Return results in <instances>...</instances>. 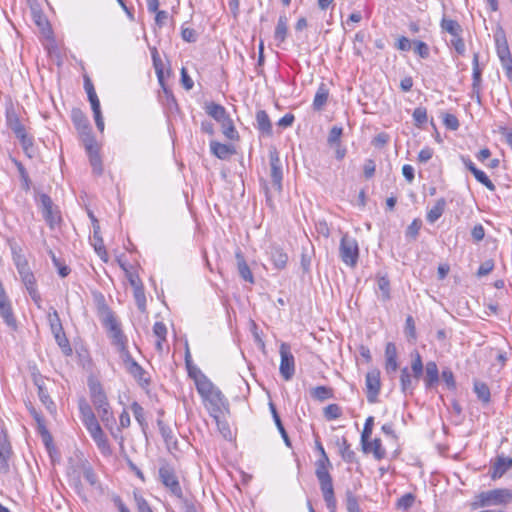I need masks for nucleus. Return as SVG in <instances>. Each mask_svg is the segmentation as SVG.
<instances>
[{
    "label": "nucleus",
    "instance_id": "5701e85b",
    "mask_svg": "<svg viewBox=\"0 0 512 512\" xmlns=\"http://www.w3.org/2000/svg\"><path fill=\"white\" fill-rule=\"evenodd\" d=\"M235 258L237 261V269H238V273H239L240 277L244 281L253 284L254 283L253 273H252L251 269L249 268V266L244 258V255L240 249H238L235 252Z\"/></svg>",
    "mask_w": 512,
    "mask_h": 512
},
{
    "label": "nucleus",
    "instance_id": "ddd939ff",
    "mask_svg": "<svg viewBox=\"0 0 512 512\" xmlns=\"http://www.w3.org/2000/svg\"><path fill=\"white\" fill-rule=\"evenodd\" d=\"M365 385L367 389V400L369 403H375L380 392V371L373 369L366 374Z\"/></svg>",
    "mask_w": 512,
    "mask_h": 512
},
{
    "label": "nucleus",
    "instance_id": "bb28decb",
    "mask_svg": "<svg viewBox=\"0 0 512 512\" xmlns=\"http://www.w3.org/2000/svg\"><path fill=\"white\" fill-rule=\"evenodd\" d=\"M439 381V370L434 361L427 362L425 367L424 383L427 389L434 387Z\"/></svg>",
    "mask_w": 512,
    "mask_h": 512
},
{
    "label": "nucleus",
    "instance_id": "603ef678",
    "mask_svg": "<svg viewBox=\"0 0 512 512\" xmlns=\"http://www.w3.org/2000/svg\"><path fill=\"white\" fill-rule=\"evenodd\" d=\"M331 466V462L326 452H323V455H321L320 458L316 461L315 474L320 475V473H329V468Z\"/></svg>",
    "mask_w": 512,
    "mask_h": 512
},
{
    "label": "nucleus",
    "instance_id": "0eeeda50",
    "mask_svg": "<svg viewBox=\"0 0 512 512\" xmlns=\"http://www.w3.org/2000/svg\"><path fill=\"white\" fill-rule=\"evenodd\" d=\"M6 121L7 126L19 139L23 149L28 152V150L33 147V138L26 133L25 126L21 123L14 110H7Z\"/></svg>",
    "mask_w": 512,
    "mask_h": 512
},
{
    "label": "nucleus",
    "instance_id": "f3484780",
    "mask_svg": "<svg viewBox=\"0 0 512 512\" xmlns=\"http://www.w3.org/2000/svg\"><path fill=\"white\" fill-rule=\"evenodd\" d=\"M86 429L90 433V436L96 443L100 452L105 456L111 455L112 451H111L108 439L106 438L100 424L97 423V424L92 425Z\"/></svg>",
    "mask_w": 512,
    "mask_h": 512
},
{
    "label": "nucleus",
    "instance_id": "7c9ffc66",
    "mask_svg": "<svg viewBox=\"0 0 512 512\" xmlns=\"http://www.w3.org/2000/svg\"><path fill=\"white\" fill-rule=\"evenodd\" d=\"M0 315L3 318L4 322L11 328L15 329L17 327L16 319L13 315L12 308L8 298L0 301Z\"/></svg>",
    "mask_w": 512,
    "mask_h": 512
},
{
    "label": "nucleus",
    "instance_id": "864d4df0",
    "mask_svg": "<svg viewBox=\"0 0 512 512\" xmlns=\"http://www.w3.org/2000/svg\"><path fill=\"white\" fill-rule=\"evenodd\" d=\"M378 288L381 292L382 301H388L390 299V281L387 277L382 276L378 278Z\"/></svg>",
    "mask_w": 512,
    "mask_h": 512
},
{
    "label": "nucleus",
    "instance_id": "cd10ccee",
    "mask_svg": "<svg viewBox=\"0 0 512 512\" xmlns=\"http://www.w3.org/2000/svg\"><path fill=\"white\" fill-rule=\"evenodd\" d=\"M23 284L25 285L29 295L31 296L32 300L35 302V304L40 307L41 303V296L38 293L37 286H36V279L34 277V274L31 272L30 274L24 276L21 278Z\"/></svg>",
    "mask_w": 512,
    "mask_h": 512
},
{
    "label": "nucleus",
    "instance_id": "4be33fe9",
    "mask_svg": "<svg viewBox=\"0 0 512 512\" xmlns=\"http://www.w3.org/2000/svg\"><path fill=\"white\" fill-rule=\"evenodd\" d=\"M157 424L159 427L160 434L167 446V449L169 451L178 450V442L172 429L162 420H158Z\"/></svg>",
    "mask_w": 512,
    "mask_h": 512
},
{
    "label": "nucleus",
    "instance_id": "412c9836",
    "mask_svg": "<svg viewBox=\"0 0 512 512\" xmlns=\"http://www.w3.org/2000/svg\"><path fill=\"white\" fill-rule=\"evenodd\" d=\"M512 468V458L498 456L491 466L490 476L493 480L501 478L509 469Z\"/></svg>",
    "mask_w": 512,
    "mask_h": 512
},
{
    "label": "nucleus",
    "instance_id": "5fc2aeb1",
    "mask_svg": "<svg viewBox=\"0 0 512 512\" xmlns=\"http://www.w3.org/2000/svg\"><path fill=\"white\" fill-rule=\"evenodd\" d=\"M28 410L30 414L33 416L34 420L36 421L39 432L42 435H47L49 437L48 431L45 426V421L41 414L37 412V410L32 405L28 406Z\"/></svg>",
    "mask_w": 512,
    "mask_h": 512
},
{
    "label": "nucleus",
    "instance_id": "0e129e2a",
    "mask_svg": "<svg viewBox=\"0 0 512 512\" xmlns=\"http://www.w3.org/2000/svg\"><path fill=\"white\" fill-rule=\"evenodd\" d=\"M443 122L448 129L457 130L459 128L458 118L450 113H446L443 118Z\"/></svg>",
    "mask_w": 512,
    "mask_h": 512
},
{
    "label": "nucleus",
    "instance_id": "6e6552de",
    "mask_svg": "<svg viewBox=\"0 0 512 512\" xmlns=\"http://www.w3.org/2000/svg\"><path fill=\"white\" fill-rule=\"evenodd\" d=\"M39 202L44 220L48 226L53 229L61 221V215L58 207L54 205L52 199L47 194H41Z\"/></svg>",
    "mask_w": 512,
    "mask_h": 512
},
{
    "label": "nucleus",
    "instance_id": "a211bd4d",
    "mask_svg": "<svg viewBox=\"0 0 512 512\" xmlns=\"http://www.w3.org/2000/svg\"><path fill=\"white\" fill-rule=\"evenodd\" d=\"M85 149L88 153L93 172L97 175H101L103 172L102 160L99 155L97 144L93 138L85 140Z\"/></svg>",
    "mask_w": 512,
    "mask_h": 512
},
{
    "label": "nucleus",
    "instance_id": "7ed1b4c3",
    "mask_svg": "<svg viewBox=\"0 0 512 512\" xmlns=\"http://www.w3.org/2000/svg\"><path fill=\"white\" fill-rule=\"evenodd\" d=\"M160 482L176 498L183 500L184 494L176 474L175 468L166 461H163L158 470Z\"/></svg>",
    "mask_w": 512,
    "mask_h": 512
},
{
    "label": "nucleus",
    "instance_id": "a18cd8bd",
    "mask_svg": "<svg viewBox=\"0 0 512 512\" xmlns=\"http://www.w3.org/2000/svg\"><path fill=\"white\" fill-rule=\"evenodd\" d=\"M373 425H374V417L369 416L365 421L364 428H363V431L361 434V444H362L363 451L368 450L367 449V440H369L372 435Z\"/></svg>",
    "mask_w": 512,
    "mask_h": 512
},
{
    "label": "nucleus",
    "instance_id": "a878e982",
    "mask_svg": "<svg viewBox=\"0 0 512 512\" xmlns=\"http://www.w3.org/2000/svg\"><path fill=\"white\" fill-rule=\"evenodd\" d=\"M79 411L81 420L86 428L99 423L96 419V416L91 406L87 403L85 399H81L79 401Z\"/></svg>",
    "mask_w": 512,
    "mask_h": 512
},
{
    "label": "nucleus",
    "instance_id": "72a5a7b5",
    "mask_svg": "<svg viewBox=\"0 0 512 512\" xmlns=\"http://www.w3.org/2000/svg\"><path fill=\"white\" fill-rule=\"evenodd\" d=\"M57 344L62 349L63 353L65 355H70L72 353L71 346L69 344V341L65 335L63 326H59L58 328H55L51 330Z\"/></svg>",
    "mask_w": 512,
    "mask_h": 512
},
{
    "label": "nucleus",
    "instance_id": "052dcab7",
    "mask_svg": "<svg viewBox=\"0 0 512 512\" xmlns=\"http://www.w3.org/2000/svg\"><path fill=\"white\" fill-rule=\"evenodd\" d=\"M421 225L422 222L420 219H414L412 223L407 227L406 236L415 240L419 234Z\"/></svg>",
    "mask_w": 512,
    "mask_h": 512
},
{
    "label": "nucleus",
    "instance_id": "8fccbe9b",
    "mask_svg": "<svg viewBox=\"0 0 512 512\" xmlns=\"http://www.w3.org/2000/svg\"><path fill=\"white\" fill-rule=\"evenodd\" d=\"M130 408L136 421L139 423L142 429H145L147 423L145 420V413L143 407L138 402H133Z\"/></svg>",
    "mask_w": 512,
    "mask_h": 512
},
{
    "label": "nucleus",
    "instance_id": "393cba45",
    "mask_svg": "<svg viewBox=\"0 0 512 512\" xmlns=\"http://www.w3.org/2000/svg\"><path fill=\"white\" fill-rule=\"evenodd\" d=\"M12 454V449L9 441L4 434L3 439L0 437V471L7 473L9 471V458Z\"/></svg>",
    "mask_w": 512,
    "mask_h": 512
},
{
    "label": "nucleus",
    "instance_id": "423d86ee",
    "mask_svg": "<svg viewBox=\"0 0 512 512\" xmlns=\"http://www.w3.org/2000/svg\"><path fill=\"white\" fill-rule=\"evenodd\" d=\"M196 388L202 398L212 406L219 408L223 404L224 396L222 392L206 376L202 375L196 380Z\"/></svg>",
    "mask_w": 512,
    "mask_h": 512
},
{
    "label": "nucleus",
    "instance_id": "e2e57ef3",
    "mask_svg": "<svg viewBox=\"0 0 512 512\" xmlns=\"http://www.w3.org/2000/svg\"><path fill=\"white\" fill-rule=\"evenodd\" d=\"M414 500V496L407 493L398 499L397 506L401 509L407 510L413 505Z\"/></svg>",
    "mask_w": 512,
    "mask_h": 512
},
{
    "label": "nucleus",
    "instance_id": "13d9d810",
    "mask_svg": "<svg viewBox=\"0 0 512 512\" xmlns=\"http://www.w3.org/2000/svg\"><path fill=\"white\" fill-rule=\"evenodd\" d=\"M342 133H343L342 127L333 126L329 132L328 139H327L329 145L339 144Z\"/></svg>",
    "mask_w": 512,
    "mask_h": 512
},
{
    "label": "nucleus",
    "instance_id": "79ce46f5",
    "mask_svg": "<svg viewBox=\"0 0 512 512\" xmlns=\"http://www.w3.org/2000/svg\"><path fill=\"white\" fill-rule=\"evenodd\" d=\"M440 25L442 30L446 31L453 37H457L462 33V27L456 20L443 18Z\"/></svg>",
    "mask_w": 512,
    "mask_h": 512
},
{
    "label": "nucleus",
    "instance_id": "37998d69",
    "mask_svg": "<svg viewBox=\"0 0 512 512\" xmlns=\"http://www.w3.org/2000/svg\"><path fill=\"white\" fill-rule=\"evenodd\" d=\"M222 132L224 136L230 140H237L239 138V134L234 126L233 120L229 116L220 123Z\"/></svg>",
    "mask_w": 512,
    "mask_h": 512
},
{
    "label": "nucleus",
    "instance_id": "a19ab883",
    "mask_svg": "<svg viewBox=\"0 0 512 512\" xmlns=\"http://www.w3.org/2000/svg\"><path fill=\"white\" fill-rule=\"evenodd\" d=\"M35 384H36V386L38 388V396H39V399L42 402V404L45 405V407L50 412L55 410V404L52 401V399L50 398L47 389L43 385V382L40 381V380H35Z\"/></svg>",
    "mask_w": 512,
    "mask_h": 512
},
{
    "label": "nucleus",
    "instance_id": "69168bd1",
    "mask_svg": "<svg viewBox=\"0 0 512 512\" xmlns=\"http://www.w3.org/2000/svg\"><path fill=\"white\" fill-rule=\"evenodd\" d=\"M83 478L87 481L91 486H95L98 482L97 475L94 470L90 466H86L83 469Z\"/></svg>",
    "mask_w": 512,
    "mask_h": 512
},
{
    "label": "nucleus",
    "instance_id": "49530a36",
    "mask_svg": "<svg viewBox=\"0 0 512 512\" xmlns=\"http://www.w3.org/2000/svg\"><path fill=\"white\" fill-rule=\"evenodd\" d=\"M311 396L316 400L324 401L333 397V390L326 386H317L312 389Z\"/></svg>",
    "mask_w": 512,
    "mask_h": 512
},
{
    "label": "nucleus",
    "instance_id": "2eb2a0df",
    "mask_svg": "<svg viewBox=\"0 0 512 512\" xmlns=\"http://www.w3.org/2000/svg\"><path fill=\"white\" fill-rule=\"evenodd\" d=\"M86 429L90 433V436L96 443L100 452L105 456L111 455L112 451H111L108 439L106 438L100 424L97 423V424L92 425Z\"/></svg>",
    "mask_w": 512,
    "mask_h": 512
},
{
    "label": "nucleus",
    "instance_id": "bf43d9fd",
    "mask_svg": "<svg viewBox=\"0 0 512 512\" xmlns=\"http://www.w3.org/2000/svg\"><path fill=\"white\" fill-rule=\"evenodd\" d=\"M311 261H312L311 254L308 252L307 248L303 247L302 252H301L300 264H301V268L304 273L310 272Z\"/></svg>",
    "mask_w": 512,
    "mask_h": 512
},
{
    "label": "nucleus",
    "instance_id": "9b49d317",
    "mask_svg": "<svg viewBox=\"0 0 512 512\" xmlns=\"http://www.w3.org/2000/svg\"><path fill=\"white\" fill-rule=\"evenodd\" d=\"M279 352L281 357L279 371L281 376L288 381L292 379L295 374V359L291 353V348L287 343H282L280 345Z\"/></svg>",
    "mask_w": 512,
    "mask_h": 512
},
{
    "label": "nucleus",
    "instance_id": "e433bc0d",
    "mask_svg": "<svg viewBox=\"0 0 512 512\" xmlns=\"http://www.w3.org/2000/svg\"><path fill=\"white\" fill-rule=\"evenodd\" d=\"M400 386H401V391L405 395L412 394V392L415 388L412 376L407 367H404L401 369Z\"/></svg>",
    "mask_w": 512,
    "mask_h": 512
},
{
    "label": "nucleus",
    "instance_id": "6ab92c4d",
    "mask_svg": "<svg viewBox=\"0 0 512 512\" xmlns=\"http://www.w3.org/2000/svg\"><path fill=\"white\" fill-rule=\"evenodd\" d=\"M274 268L282 270L286 267L288 262V255L284 252L283 248L279 245L272 244L267 251Z\"/></svg>",
    "mask_w": 512,
    "mask_h": 512
},
{
    "label": "nucleus",
    "instance_id": "c9c22d12",
    "mask_svg": "<svg viewBox=\"0 0 512 512\" xmlns=\"http://www.w3.org/2000/svg\"><path fill=\"white\" fill-rule=\"evenodd\" d=\"M446 208V200L440 198L436 201L435 205L427 212V221L435 223L444 213Z\"/></svg>",
    "mask_w": 512,
    "mask_h": 512
},
{
    "label": "nucleus",
    "instance_id": "20e7f679",
    "mask_svg": "<svg viewBox=\"0 0 512 512\" xmlns=\"http://www.w3.org/2000/svg\"><path fill=\"white\" fill-rule=\"evenodd\" d=\"M104 326L108 331V336L111 339L112 345H114L117 350L121 353V356L128 353L127 349V338L124 335L119 322L116 317L109 312L104 319Z\"/></svg>",
    "mask_w": 512,
    "mask_h": 512
},
{
    "label": "nucleus",
    "instance_id": "473e14b6",
    "mask_svg": "<svg viewBox=\"0 0 512 512\" xmlns=\"http://www.w3.org/2000/svg\"><path fill=\"white\" fill-rule=\"evenodd\" d=\"M210 149L213 155L222 160L234 153L232 146L217 141L210 142Z\"/></svg>",
    "mask_w": 512,
    "mask_h": 512
},
{
    "label": "nucleus",
    "instance_id": "f8f14e48",
    "mask_svg": "<svg viewBox=\"0 0 512 512\" xmlns=\"http://www.w3.org/2000/svg\"><path fill=\"white\" fill-rule=\"evenodd\" d=\"M269 162H270V176H271V184L272 189L276 193H280L282 191V179L283 172L281 166V160L279 157L278 151L273 148L269 151Z\"/></svg>",
    "mask_w": 512,
    "mask_h": 512
},
{
    "label": "nucleus",
    "instance_id": "9d476101",
    "mask_svg": "<svg viewBox=\"0 0 512 512\" xmlns=\"http://www.w3.org/2000/svg\"><path fill=\"white\" fill-rule=\"evenodd\" d=\"M122 360L127 372L142 388L150 385V378L147 377V372L132 358L129 352L122 356Z\"/></svg>",
    "mask_w": 512,
    "mask_h": 512
},
{
    "label": "nucleus",
    "instance_id": "dca6fc26",
    "mask_svg": "<svg viewBox=\"0 0 512 512\" xmlns=\"http://www.w3.org/2000/svg\"><path fill=\"white\" fill-rule=\"evenodd\" d=\"M86 429L90 433V436L96 443L100 452L105 456L111 455L112 451H111L108 439L106 438L100 424L97 423V424L92 425Z\"/></svg>",
    "mask_w": 512,
    "mask_h": 512
},
{
    "label": "nucleus",
    "instance_id": "680f3d73",
    "mask_svg": "<svg viewBox=\"0 0 512 512\" xmlns=\"http://www.w3.org/2000/svg\"><path fill=\"white\" fill-rule=\"evenodd\" d=\"M405 333L410 338L415 340L416 339V327L415 322L412 316H407L405 321Z\"/></svg>",
    "mask_w": 512,
    "mask_h": 512
},
{
    "label": "nucleus",
    "instance_id": "f257e3e1",
    "mask_svg": "<svg viewBox=\"0 0 512 512\" xmlns=\"http://www.w3.org/2000/svg\"><path fill=\"white\" fill-rule=\"evenodd\" d=\"M91 401L104 426L112 428L116 422L107 396L98 382L89 383Z\"/></svg>",
    "mask_w": 512,
    "mask_h": 512
},
{
    "label": "nucleus",
    "instance_id": "f704fd0d",
    "mask_svg": "<svg viewBox=\"0 0 512 512\" xmlns=\"http://www.w3.org/2000/svg\"><path fill=\"white\" fill-rule=\"evenodd\" d=\"M288 33V18L285 14L280 15L274 32V38L278 44L286 40Z\"/></svg>",
    "mask_w": 512,
    "mask_h": 512
},
{
    "label": "nucleus",
    "instance_id": "aec40b11",
    "mask_svg": "<svg viewBox=\"0 0 512 512\" xmlns=\"http://www.w3.org/2000/svg\"><path fill=\"white\" fill-rule=\"evenodd\" d=\"M462 162L465 165V167L474 175V177L476 178V180L478 182L483 184L490 191L495 190V185L489 179V177L485 174V172L478 169L475 166V164L468 157H462Z\"/></svg>",
    "mask_w": 512,
    "mask_h": 512
},
{
    "label": "nucleus",
    "instance_id": "338daca9",
    "mask_svg": "<svg viewBox=\"0 0 512 512\" xmlns=\"http://www.w3.org/2000/svg\"><path fill=\"white\" fill-rule=\"evenodd\" d=\"M441 378L449 389H454L456 386L453 372L450 369H444L441 373Z\"/></svg>",
    "mask_w": 512,
    "mask_h": 512
},
{
    "label": "nucleus",
    "instance_id": "4d7b16f0",
    "mask_svg": "<svg viewBox=\"0 0 512 512\" xmlns=\"http://www.w3.org/2000/svg\"><path fill=\"white\" fill-rule=\"evenodd\" d=\"M346 509L348 512H361L357 498L350 491L346 493Z\"/></svg>",
    "mask_w": 512,
    "mask_h": 512
},
{
    "label": "nucleus",
    "instance_id": "58836bf2",
    "mask_svg": "<svg viewBox=\"0 0 512 512\" xmlns=\"http://www.w3.org/2000/svg\"><path fill=\"white\" fill-rule=\"evenodd\" d=\"M328 96H329L328 89L326 88L325 84L322 83L318 87L316 94L314 96V100H313L314 110H316V111L322 110V108L324 107V105L326 104V102L328 100Z\"/></svg>",
    "mask_w": 512,
    "mask_h": 512
},
{
    "label": "nucleus",
    "instance_id": "3c124183",
    "mask_svg": "<svg viewBox=\"0 0 512 512\" xmlns=\"http://www.w3.org/2000/svg\"><path fill=\"white\" fill-rule=\"evenodd\" d=\"M323 415L327 420H335L342 415V409L338 404H329L324 408Z\"/></svg>",
    "mask_w": 512,
    "mask_h": 512
},
{
    "label": "nucleus",
    "instance_id": "de8ad7c7",
    "mask_svg": "<svg viewBox=\"0 0 512 512\" xmlns=\"http://www.w3.org/2000/svg\"><path fill=\"white\" fill-rule=\"evenodd\" d=\"M93 227H94V237L93 238L95 241V243H94L95 251L102 260L107 261V252L104 248L102 239L98 236L99 226L94 225Z\"/></svg>",
    "mask_w": 512,
    "mask_h": 512
},
{
    "label": "nucleus",
    "instance_id": "4468645a",
    "mask_svg": "<svg viewBox=\"0 0 512 512\" xmlns=\"http://www.w3.org/2000/svg\"><path fill=\"white\" fill-rule=\"evenodd\" d=\"M496 53L500 60L501 66L512 63V55L503 31L494 35Z\"/></svg>",
    "mask_w": 512,
    "mask_h": 512
},
{
    "label": "nucleus",
    "instance_id": "1a4fd4ad",
    "mask_svg": "<svg viewBox=\"0 0 512 512\" xmlns=\"http://www.w3.org/2000/svg\"><path fill=\"white\" fill-rule=\"evenodd\" d=\"M316 477L319 481L320 489L324 501L326 503L327 509L330 512H336L337 503L334 495L333 482L330 473H320V475H316Z\"/></svg>",
    "mask_w": 512,
    "mask_h": 512
},
{
    "label": "nucleus",
    "instance_id": "2f4dec72",
    "mask_svg": "<svg viewBox=\"0 0 512 512\" xmlns=\"http://www.w3.org/2000/svg\"><path fill=\"white\" fill-rule=\"evenodd\" d=\"M256 123L258 130L267 136L272 134V124L266 111L259 110L256 113Z\"/></svg>",
    "mask_w": 512,
    "mask_h": 512
},
{
    "label": "nucleus",
    "instance_id": "4c0bfd02",
    "mask_svg": "<svg viewBox=\"0 0 512 512\" xmlns=\"http://www.w3.org/2000/svg\"><path fill=\"white\" fill-rule=\"evenodd\" d=\"M473 73H472V90L481 89V82H482V70L479 65V53L475 52L473 54Z\"/></svg>",
    "mask_w": 512,
    "mask_h": 512
},
{
    "label": "nucleus",
    "instance_id": "c03bdc74",
    "mask_svg": "<svg viewBox=\"0 0 512 512\" xmlns=\"http://www.w3.org/2000/svg\"><path fill=\"white\" fill-rule=\"evenodd\" d=\"M474 392L477 395V398L483 403H489L490 401V389L484 382L475 381L474 382Z\"/></svg>",
    "mask_w": 512,
    "mask_h": 512
},
{
    "label": "nucleus",
    "instance_id": "c85d7f7f",
    "mask_svg": "<svg viewBox=\"0 0 512 512\" xmlns=\"http://www.w3.org/2000/svg\"><path fill=\"white\" fill-rule=\"evenodd\" d=\"M205 111L209 116H211L218 123L225 121V119L230 116L227 113L224 106L214 103V102H210V103L206 104Z\"/></svg>",
    "mask_w": 512,
    "mask_h": 512
},
{
    "label": "nucleus",
    "instance_id": "c756f323",
    "mask_svg": "<svg viewBox=\"0 0 512 512\" xmlns=\"http://www.w3.org/2000/svg\"><path fill=\"white\" fill-rule=\"evenodd\" d=\"M337 446L339 448V453L344 462L352 464L357 461L356 453L351 449L350 444L348 443L346 438H341L337 441Z\"/></svg>",
    "mask_w": 512,
    "mask_h": 512
},
{
    "label": "nucleus",
    "instance_id": "b1692460",
    "mask_svg": "<svg viewBox=\"0 0 512 512\" xmlns=\"http://www.w3.org/2000/svg\"><path fill=\"white\" fill-rule=\"evenodd\" d=\"M385 368L388 374L394 373L398 369L397 349L394 343L389 342L385 348Z\"/></svg>",
    "mask_w": 512,
    "mask_h": 512
},
{
    "label": "nucleus",
    "instance_id": "39448f33",
    "mask_svg": "<svg viewBox=\"0 0 512 512\" xmlns=\"http://www.w3.org/2000/svg\"><path fill=\"white\" fill-rule=\"evenodd\" d=\"M339 257L344 264L349 267H355L359 259V246L355 238L344 234L340 240Z\"/></svg>",
    "mask_w": 512,
    "mask_h": 512
},
{
    "label": "nucleus",
    "instance_id": "ea45409f",
    "mask_svg": "<svg viewBox=\"0 0 512 512\" xmlns=\"http://www.w3.org/2000/svg\"><path fill=\"white\" fill-rule=\"evenodd\" d=\"M367 451H364L365 453H372L374 458L376 460H381L385 458L386 451L382 447V442L379 438H375L373 441L369 442L367 440Z\"/></svg>",
    "mask_w": 512,
    "mask_h": 512
},
{
    "label": "nucleus",
    "instance_id": "09e8293b",
    "mask_svg": "<svg viewBox=\"0 0 512 512\" xmlns=\"http://www.w3.org/2000/svg\"><path fill=\"white\" fill-rule=\"evenodd\" d=\"M412 356L413 360L411 364V370L413 372L415 383H417L423 373V362L418 352H415Z\"/></svg>",
    "mask_w": 512,
    "mask_h": 512
},
{
    "label": "nucleus",
    "instance_id": "774afa93",
    "mask_svg": "<svg viewBox=\"0 0 512 512\" xmlns=\"http://www.w3.org/2000/svg\"><path fill=\"white\" fill-rule=\"evenodd\" d=\"M138 512H153L148 502L138 494H134Z\"/></svg>",
    "mask_w": 512,
    "mask_h": 512
},
{
    "label": "nucleus",
    "instance_id": "f03ea898",
    "mask_svg": "<svg viewBox=\"0 0 512 512\" xmlns=\"http://www.w3.org/2000/svg\"><path fill=\"white\" fill-rule=\"evenodd\" d=\"M512 503V489L496 488L483 491L475 496V500L471 503L472 509L489 507V506H506Z\"/></svg>",
    "mask_w": 512,
    "mask_h": 512
},
{
    "label": "nucleus",
    "instance_id": "6e6d98bb",
    "mask_svg": "<svg viewBox=\"0 0 512 512\" xmlns=\"http://www.w3.org/2000/svg\"><path fill=\"white\" fill-rule=\"evenodd\" d=\"M412 116H413L415 125L418 127H421L424 123L427 122V111L423 107L415 108Z\"/></svg>",
    "mask_w": 512,
    "mask_h": 512
}]
</instances>
